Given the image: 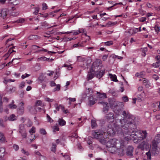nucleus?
I'll return each mask as SVG.
<instances>
[{
	"label": "nucleus",
	"mask_w": 160,
	"mask_h": 160,
	"mask_svg": "<svg viewBox=\"0 0 160 160\" xmlns=\"http://www.w3.org/2000/svg\"><path fill=\"white\" fill-rule=\"evenodd\" d=\"M106 118L108 121H113L114 119L113 115L112 113H109L106 115Z\"/></svg>",
	"instance_id": "9b49d317"
},
{
	"label": "nucleus",
	"mask_w": 160,
	"mask_h": 160,
	"mask_svg": "<svg viewBox=\"0 0 160 160\" xmlns=\"http://www.w3.org/2000/svg\"><path fill=\"white\" fill-rule=\"evenodd\" d=\"M19 130V132L21 134L22 137L23 138H26L27 134L23 124H21L20 125Z\"/></svg>",
	"instance_id": "0eeeda50"
},
{
	"label": "nucleus",
	"mask_w": 160,
	"mask_h": 160,
	"mask_svg": "<svg viewBox=\"0 0 160 160\" xmlns=\"http://www.w3.org/2000/svg\"><path fill=\"white\" fill-rule=\"evenodd\" d=\"M105 44L106 45L109 46L111 45L112 44V41L107 42H105Z\"/></svg>",
	"instance_id": "603ef678"
},
{
	"label": "nucleus",
	"mask_w": 160,
	"mask_h": 160,
	"mask_svg": "<svg viewBox=\"0 0 160 160\" xmlns=\"http://www.w3.org/2000/svg\"><path fill=\"white\" fill-rule=\"evenodd\" d=\"M118 141L115 139H110L106 143V146L107 147H119L118 145V143L117 142Z\"/></svg>",
	"instance_id": "20e7f679"
},
{
	"label": "nucleus",
	"mask_w": 160,
	"mask_h": 160,
	"mask_svg": "<svg viewBox=\"0 0 160 160\" xmlns=\"http://www.w3.org/2000/svg\"><path fill=\"white\" fill-rule=\"evenodd\" d=\"M131 131H129L128 132V133L130 136H132L135 139H137L140 138L141 139L143 140L145 139L147 136V133L146 131H142V133H141L139 132H138L136 130L134 131L131 129Z\"/></svg>",
	"instance_id": "f03ea898"
},
{
	"label": "nucleus",
	"mask_w": 160,
	"mask_h": 160,
	"mask_svg": "<svg viewBox=\"0 0 160 160\" xmlns=\"http://www.w3.org/2000/svg\"><path fill=\"white\" fill-rule=\"evenodd\" d=\"M158 142L154 139L152 142V152L154 154H158L159 153L157 147Z\"/></svg>",
	"instance_id": "39448f33"
},
{
	"label": "nucleus",
	"mask_w": 160,
	"mask_h": 160,
	"mask_svg": "<svg viewBox=\"0 0 160 160\" xmlns=\"http://www.w3.org/2000/svg\"><path fill=\"white\" fill-rule=\"evenodd\" d=\"M5 138L3 133L0 132V142H3L5 141Z\"/></svg>",
	"instance_id": "412c9836"
},
{
	"label": "nucleus",
	"mask_w": 160,
	"mask_h": 160,
	"mask_svg": "<svg viewBox=\"0 0 160 160\" xmlns=\"http://www.w3.org/2000/svg\"><path fill=\"white\" fill-rule=\"evenodd\" d=\"M55 106L56 107V109L58 111H59V109L60 108V107H59V106H58V104H55Z\"/></svg>",
	"instance_id": "69168bd1"
},
{
	"label": "nucleus",
	"mask_w": 160,
	"mask_h": 160,
	"mask_svg": "<svg viewBox=\"0 0 160 160\" xmlns=\"http://www.w3.org/2000/svg\"><path fill=\"white\" fill-rule=\"evenodd\" d=\"M19 14L18 12H12V15L13 16L16 17Z\"/></svg>",
	"instance_id": "8fccbe9b"
},
{
	"label": "nucleus",
	"mask_w": 160,
	"mask_h": 160,
	"mask_svg": "<svg viewBox=\"0 0 160 160\" xmlns=\"http://www.w3.org/2000/svg\"><path fill=\"white\" fill-rule=\"evenodd\" d=\"M58 122L60 126H64L66 124V122L62 119H59Z\"/></svg>",
	"instance_id": "5701e85b"
},
{
	"label": "nucleus",
	"mask_w": 160,
	"mask_h": 160,
	"mask_svg": "<svg viewBox=\"0 0 160 160\" xmlns=\"http://www.w3.org/2000/svg\"><path fill=\"white\" fill-rule=\"evenodd\" d=\"M118 144H120V148H123L124 146V142L122 140H121L120 142H119V141H118Z\"/></svg>",
	"instance_id": "f704fd0d"
},
{
	"label": "nucleus",
	"mask_w": 160,
	"mask_h": 160,
	"mask_svg": "<svg viewBox=\"0 0 160 160\" xmlns=\"http://www.w3.org/2000/svg\"><path fill=\"white\" fill-rule=\"evenodd\" d=\"M150 147L149 144L147 141H145L142 142L138 147V148H140L142 150L149 149Z\"/></svg>",
	"instance_id": "423d86ee"
},
{
	"label": "nucleus",
	"mask_w": 160,
	"mask_h": 160,
	"mask_svg": "<svg viewBox=\"0 0 160 160\" xmlns=\"http://www.w3.org/2000/svg\"><path fill=\"white\" fill-rule=\"evenodd\" d=\"M56 145L54 143L52 144V147L51 148V150L52 152H55L56 151Z\"/></svg>",
	"instance_id": "cd10ccee"
},
{
	"label": "nucleus",
	"mask_w": 160,
	"mask_h": 160,
	"mask_svg": "<svg viewBox=\"0 0 160 160\" xmlns=\"http://www.w3.org/2000/svg\"><path fill=\"white\" fill-rule=\"evenodd\" d=\"M35 128L34 127H33L32 128L30 129V130L29 131V132L32 134L31 133H32L33 134V133H34L35 132Z\"/></svg>",
	"instance_id": "37998d69"
},
{
	"label": "nucleus",
	"mask_w": 160,
	"mask_h": 160,
	"mask_svg": "<svg viewBox=\"0 0 160 160\" xmlns=\"http://www.w3.org/2000/svg\"><path fill=\"white\" fill-rule=\"evenodd\" d=\"M45 100L48 102H50L53 101V99H52L49 98H45Z\"/></svg>",
	"instance_id": "4d7b16f0"
},
{
	"label": "nucleus",
	"mask_w": 160,
	"mask_h": 160,
	"mask_svg": "<svg viewBox=\"0 0 160 160\" xmlns=\"http://www.w3.org/2000/svg\"><path fill=\"white\" fill-rule=\"evenodd\" d=\"M38 79L41 82L45 79V78L42 75H41L39 77Z\"/></svg>",
	"instance_id": "c9c22d12"
},
{
	"label": "nucleus",
	"mask_w": 160,
	"mask_h": 160,
	"mask_svg": "<svg viewBox=\"0 0 160 160\" xmlns=\"http://www.w3.org/2000/svg\"><path fill=\"white\" fill-rule=\"evenodd\" d=\"M92 126V127H95L96 125V121L94 120H92L91 121Z\"/></svg>",
	"instance_id": "a18cd8bd"
},
{
	"label": "nucleus",
	"mask_w": 160,
	"mask_h": 160,
	"mask_svg": "<svg viewBox=\"0 0 160 160\" xmlns=\"http://www.w3.org/2000/svg\"><path fill=\"white\" fill-rule=\"evenodd\" d=\"M92 72H93L92 71V70L91 69L90 72H89L87 76V79L88 80H89L93 78L94 74L92 73Z\"/></svg>",
	"instance_id": "dca6fc26"
},
{
	"label": "nucleus",
	"mask_w": 160,
	"mask_h": 160,
	"mask_svg": "<svg viewBox=\"0 0 160 160\" xmlns=\"http://www.w3.org/2000/svg\"><path fill=\"white\" fill-rule=\"evenodd\" d=\"M153 78L155 80H157L158 79L159 77L158 76L156 75H154L153 76Z\"/></svg>",
	"instance_id": "338daca9"
},
{
	"label": "nucleus",
	"mask_w": 160,
	"mask_h": 160,
	"mask_svg": "<svg viewBox=\"0 0 160 160\" xmlns=\"http://www.w3.org/2000/svg\"><path fill=\"white\" fill-rule=\"evenodd\" d=\"M145 74V72H141L140 73H137L136 74V76L140 78H142Z\"/></svg>",
	"instance_id": "bb28decb"
},
{
	"label": "nucleus",
	"mask_w": 160,
	"mask_h": 160,
	"mask_svg": "<svg viewBox=\"0 0 160 160\" xmlns=\"http://www.w3.org/2000/svg\"><path fill=\"white\" fill-rule=\"evenodd\" d=\"M25 21V19L23 18H20L18 20L16 21L15 22L17 23H23Z\"/></svg>",
	"instance_id": "79ce46f5"
},
{
	"label": "nucleus",
	"mask_w": 160,
	"mask_h": 160,
	"mask_svg": "<svg viewBox=\"0 0 160 160\" xmlns=\"http://www.w3.org/2000/svg\"><path fill=\"white\" fill-rule=\"evenodd\" d=\"M40 160H46V158L44 156L41 155L39 158Z\"/></svg>",
	"instance_id": "e2e57ef3"
},
{
	"label": "nucleus",
	"mask_w": 160,
	"mask_h": 160,
	"mask_svg": "<svg viewBox=\"0 0 160 160\" xmlns=\"http://www.w3.org/2000/svg\"><path fill=\"white\" fill-rule=\"evenodd\" d=\"M133 148L132 146H129L127 149L126 153L127 155L129 156H132V152Z\"/></svg>",
	"instance_id": "1a4fd4ad"
},
{
	"label": "nucleus",
	"mask_w": 160,
	"mask_h": 160,
	"mask_svg": "<svg viewBox=\"0 0 160 160\" xmlns=\"http://www.w3.org/2000/svg\"><path fill=\"white\" fill-rule=\"evenodd\" d=\"M122 99L124 102H127L128 100V97L126 96H124L122 97Z\"/></svg>",
	"instance_id": "6e6d98bb"
},
{
	"label": "nucleus",
	"mask_w": 160,
	"mask_h": 160,
	"mask_svg": "<svg viewBox=\"0 0 160 160\" xmlns=\"http://www.w3.org/2000/svg\"><path fill=\"white\" fill-rule=\"evenodd\" d=\"M149 151L148 152L146 153V155L147 156V158L148 159V160H150L151 158V155L150 152V149H148Z\"/></svg>",
	"instance_id": "c756f323"
},
{
	"label": "nucleus",
	"mask_w": 160,
	"mask_h": 160,
	"mask_svg": "<svg viewBox=\"0 0 160 160\" xmlns=\"http://www.w3.org/2000/svg\"><path fill=\"white\" fill-rule=\"evenodd\" d=\"M2 98L0 95V112H2L3 110V108L2 106Z\"/></svg>",
	"instance_id": "c85d7f7f"
},
{
	"label": "nucleus",
	"mask_w": 160,
	"mask_h": 160,
	"mask_svg": "<svg viewBox=\"0 0 160 160\" xmlns=\"http://www.w3.org/2000/svg\"><path fill=\"white\" fill-rule=\"evenodd\" d=\"M38 59H39L41 61H45V60H48L49 59V58H47L45 57H42L40 58H38Z\"/></svg>",
	"instance_id": "49530a36"
},
{
	"label": "nucleus",
	"mask_w": 160,
	"mask_h": 160,
	"mask_svg": "<svg viewBox=\"0 0 160 160\" xmlns=\"http://www.w3.org/2000/svg\"><path fill=\"white\" fill-rule=\"evenodd\" d=\"M17 119V117L14 114L10 115L8 118V120L10 121H13Z\"/></svg>",
	"instance_id": "6ab92c4d"
},
{
	"label": "nucleus",
	"mask_w": 160,
	"mask_h": 160,
	"mask_svg": "<svg viewBox=\"0 0 160 160\" xmlns=\"http://www.w3.org/2000/svg\"><path fill=\"white\" fill-rule=\"evenodd\" d=\"M92 98V97H90L89 98V104L90 105H93L95 103V102L94 100H91Z\"/></svg>",
	"instance_id": "e433bc0d"
},
{
	"label": "nucleus",
	"mask_w": 160,
	"mask_h": 160,
	"mask_svg": "<svg viewBox=\"0 0 160 160\" xmlns=\"http://www.w3.org/2000/svg\"><path fill=\"white\" fill-rule=\"evenodd\" d=\"M63 157H65L66 160H70V157L68 155H63Z\"/></svg>",
	"instance_id": "680f3d73"
},
{
	"label": "nucleus",
	"mask_w": 160,
	"mask_h": 160,
	"mask_svg": "<svg viewBox=\"0 0 160 160\" xmlns=\"http://www.w3.org/2000/svg\"><path fill=\"white\" fill-rule=\"evenodd\" d=\"M107 105L108 104H106V106H104L103 112H104L105 113L107 112L108 110L109 107L107 106Z\"/></svg>",
	"instance_id": "7c9ffc66"
},
{
	"label": "nucleus",
	"mask_w": 160,
	"mask_h": 160,
	"mask_svg": "<svg viewBox=\"0 0 160 160\" xmlns=\"http://www.w3.org/2000/svg\"><path fill=\"white\" fill-rule=\"evenodd\" d=\"M9 107L11 109H14L17 108V106L15 104H9L8 105Z\"/></svg>",
	"instance_id": "72a5a7b5"
},
{
	"label": "nucleus",
	"mask_w": 160,
	"mask_h": 160,
	"mask_svg": "<svg viewBox=\"0 0 160 160\" xmlns=\"http://www.w3.org/2000/svg\"><path fill=\"white\" fill-rule=\"evenodd\" d=\"M160 62V61L159 60V61L156 62L155 63H153L152 64V66L154 67H155V68H157V67H159V64Z\"/></svg>",
	"instance_id": "ea45409f"
},
{
	"label": "nucleus",
	"mask_w": 160,
	"mask_h": 160,
	"mask_svg": "<svg viewBox=\"0 0 160 160\" xmlns=\"http://www.w3.org/2000/svg\"><path fill=\"white\" fill-rule=\"evenodd\" d=\"M42 101L40 100H38L36 102L35 106L36 107L40 106L42 105Z\"/></svg>",
	"instance_id": "473e14b6"
},
{
	"label": "nucleus",
	"mask_w": 160,
	"mask_h": 160,
	"mask_svg": "<svg viewBox=\"0 0 160 160\" xmlns=\"http://www.w3.org/2000/svg\"><path fill=\"white\" fill-rule=\"evenodd\" d=\"M102 61L100 59H97L92 64V72H96V70H99L102 67L101 65Z\"/></svg>",
	"instance_id": "7ed1b4c3"
},
{
	"label": "nucleus",
	"mask_w": 160,
	"mask_h": 160,
	"mask_svg": "<svg viewBox=\"0 0 160 160\" xmlns=\"http://www.w3.org/2000/svg\"><path fill=\"white\" fill-rule=\"evenodd\" d=\"M97 98L100 100L103 99L107 98L106 94L105 93L101 94L98 92H97Z\"/></svg>",
	"instance_id": "9d476101"
},
{
	"label": "nucleus",
	"mask_w": 160,
	"mask_h": 160,
	"mask_svg": "<svg viewBox=\"0 0 160 160\" xmlns=\"http://www.w3.org/2000/svg\"><path fill=\"white\" fill-rule=\"evenodd\" d=\"M146 19V18H140L139 21L141 22H144L145 21Z\"/></svg>",
	"instance_id": "774afa93"
},
{
	"label": "nucleus",
	"mask_w": 160,
	"mask_h": 160,
	"mask_svg": "<svg viewBox=\"0 0 160 160\" xmlns=\"http://www.w3.org/2000/svg\"><path fill=\"white\" fill-rule=\"evenodd\" d=\"M122 115L123 116V119L120 120V122L122 125V127L123 129H125L124 128V126L128 127L129 125L134 123L133 117L129 112L123 111L122 112Z\"/></svg>",
	"instance_id": "f257e3e1"
},
{
	"label": "nucleus",
	"mask_w": 160,
	"mask_h": 160,
	"mask_svg": "<svg viewBox=\"0 0 160 160\" xmlns=\"http://www.w3.org/2000/svg\"><path fill=\"white\" fill-rule=\"evenodd\" d=\"M40 132L43 135H45L46 134V132L45 130L44 129H41L40 130Z\"/></svg>",
	"instance_id": "09e8293b"
},
{
	"label": "nucleus",
	"mask_w": 160,
	"mask_h": 160,
	"mask_svg": "<svg viewBox=\"0 0 160 160\" xmlns=\"http://www.w3.org/2000/svg\"><path fill=\"white\" fill-rule=\"evenodd\" d=\"M28 38L30 40H33L35 39H39V37L36 35H31L28 37Z\"/></svg>",
	"instance_id": "a211bd4d"
},
{
	"label": "nucleus",
	"mask_w": 160,
	"mask_h": 160,
	"mask_svg": "<svg viewBox=\"0 0 160 160\" xmlns=\"http://www.w3.org/2000/svg\"><path fill=\"white\" fill-rule=\"evenodd\" d=\"M64 67H67L68 68V70H71L72 69V67L70 65H68L66 64H64Z\"/></svg>",
	"instance_id": "3c124183"
},
{
	"label": "nucleus",
	"mask_w": 160,
	"mask_h": 160,
	"mask_svg": "<svg viewBox=\"0 0 160 160\" xmlns=\"http://www.w3.org/2000/svg\"><path fill=\"white\" fill-rule=\"evenodd\" d=\"M10 50H9L8 51V52L3 56L4 57H6V58L5 59V60H6L11 53L10 52Z\"/></svg>",
	"instance_id": "2f4dec72"
},
{
	"label": "nucleus",
	"mask_w": 160,
	"mask_h": 160,
	"mask_svg": "<svg viewBox=\"0 0 160 160\" xmlns=\"http://www.w3.org/2000/svg\"><path fill=\"white\" fill-rule=\"evenodd\" d=\"M154 29L155 30L156 32H158L159 31H160V29H159V27L157 26L156 25L154 27Z\"/></svg>",
	"instance_id": "5fc2aeb1"
},
{
	"label": "nucleus",
	"mask_w": 160,
	"mask_h": 160,
	"mask_svg": "<svg viewBox=\"0 0 160 160\" xmlns=\"http://www.w3.org/2000/svg\"><path fill=\"white\" fill-rule=\"evenodd\" d=\"M5 149L3 147L0 148V158H2L4 156Z\"/></svg>",
	"instance_id": "2eb2a0df"
},
{
	"label": "nucleus",
	"mask_w": 160,
	"mask_h": 160,
	"mask_svg": "<svg viewBox=\"0 0 160 160\" xmlns=\"http://www.w3.org/2000/svg\"><path fill=\"white\" fill-rule=\"evenodd\" d=\"M117 23V22H108L106 24V26L107 27L112 26L116 25Z\"/></svg>",
	"instance_id": "393cba45"
},
{
	"label": "nucleus",
	"mask_w": 160,
	"mask_h": 160,
	"mask_svg": "<svg viewBox=\"0 0 160 160\" xmlns=\"http://www.w3.org/2000/svg\"><path fill=\"white\" fill-rule=\"evenodd\" d=\"M99 141L102 144H104L106 143V141L104 138H99Z\"/></svg>",
	"instance_id": "a19ab883"
},
{
	"label": "nucleus",
	"mask_w": 160,
	"mask_h": 160,
	"mask_svg": "<svg viewBox=\"0 0 160 160\" xmlns=\"http://www.w3.org/2000/svg\"><path fill=\"white\" fill-rule=\"evenodd\" d=\"M14 149L16 151L18 150L19 149L18 146L16 144H14L13 146Z\"/></svg>",
	"instance_id": "13d9d810"
},
{
	"label": "nucleus",
	"mask_w": 160,
	"mask_h": 160,
	"mask_svg": "<svg viewBox=\"0 0 160 160\" xmlns=\"http://www.w3.org/2000/svg\"><path fill=\"white\" fill-rule=\"evenodd\" d=\"M154 140L159 142L160 141V134H157V135L156 136Z\"/></svg>",
	"instance_id": "4c0bfd02"
},
{
	"label": "nucleus",
	"mask_w": 160,
	"mask_h": 160,
	"mask_svg": "<svg viewBox=\"0 0 160 160\" xmlns=\"http://www.w3.org/2000/svg\"><path fill=\"white\" fill-rule=\"evenodd\" d=\"M97 132L98 133L99 136H100L101 137H102V135L105 133L103 131L100 130H98L97 131Z\"/></svg>",
	"instance_id": "58836bf2"
},
{
	"label": "nucleus",
	"mask_w": 160,
	"mask_h": 160,
	"mask_svg": "<svg viewBox=\"0 0 160 160\" xmlns=\"http://www.w3.org/2000/svg\"><path fill=\"white\" fill-rule=\"evenodd\" d=\"M42 9L43 10H46L47 8V6L46 3H43L42 4Z\"/></svg>",
	"instance_id": "c03bdc74"
},
{
	"label": "nucleus",
	"mask_w": 160,
	"mask_h": 160,
	"mask_svg": "<svg viewBox=\"0 0 160 160\" xmlns=\"http://www.w3.org/2000/svg\"><path fill=\"white\" fill-rule=\"evenodd\" d=\"M98 103L102 104L103 105V106H106V104H108V103L107 102H103V101L99 102Z\"/></svg>",
	"instance_id": "052dcab7"
},
{
	"label": "nucleus",
	"mask_w": 160,
	"mask_h": 160,
	"mask_svg": "<svg viewBox=\"0 0 160 160\" xmlns=\"http://www.w3.org/2000/svg\"><path fill=\"white\" fill-rule=\"evenodd\" d=\"M92 134L93 138L96 139H99V137H101L100 136H99V134L97 132H93Z\"/></svg>",
	"instance_id": "a878e982"
},
{
	"label": "nucleus",
	"mask_w": 160,
	"mask_h": 160,
	"mask_svg": "<svg viewBox=\"0 0 160 160\" xmlns=\"http://www.w3.org/2000/svg\"><path fill=\"white\" fill-rule=\"evenodd\" d=\"M107 133L110 135H113L115 134V131L112 128H109L107 130Z\"/></svg>",
	"instance_id": "aec40b11"
},
{
	"label": "nucleus",
	"mask_w": 160,
	"mask_h": 160,
	"mask_svg": "<svg viewBox=\"0 0 160 160\" xmlns=\"http://www.w3.org/2000/svg\"><path fill=\"white\" fill-rule=\"evenodd\" d=\"M47 118L48 120V122H51L53 121V120L51 119L50 117L48 115H47Z\"/></svg>",
	"instance_id": "0e129e2a"
},
{
	"label": "nucleus",
	"mask_w": 160,
	"mask_h": 160,
	"mask_svg": "<svg viewBox=\"0 0 160 160\" xmlns=\"http://www.w3.org/2000/svg\"><path fill=\"white\" fill-rule=\"evenodd\" d=\"M21 151L22 153H23L24 154H26L27 155H29L28 152L27 151H26L25 150H24L23 149H22V150Z\"/></svg>",
	"instance_id": "bf43d9fd"
},
{
	"label": "nucleus",
	"mask_w": 160,
	"mask_h": 160,
	"mask_svg": "<svg viewBox=\"0 0 160 160\" xmlns=\"http://www.w3.org/2000/svg\"><path fill=\"white\" fill-rule=\"evenodd\" d=\"M121 105L123 106V104L122 102H118V104L115 105L114 106V107L115 108V109L114 112L115 113L118 115L120 114V112L121 111V109H119L118 107L119 106Z\"/></svg>",
	"instance_id": "6e6552de"
},
{
	"label": "nucleus",
	"mask_w": 160,
	"mask_h": 160,
	"mask_svg": "<svg viewBox=\"0 0 160 160\" xmlns=\"http://www.w3.org/2000/svg\"><path fill=\"white\" fill-rule=\"evenodd\" d=\"M7 10L6 9H2L0 13V16L4 18L7 16Z\"/></svg>",
	"instance_id": "f8f14e48"
},
{
	"label": "nucleus",
	"mask_w": 160,
	"mask_h": 160,
	"mask_svg": "<svg viewBox=\"0 0 160 160\" xmlns=\"http://www.w3.org/2000/svg\"><path fill=\"white\" fill-rule=\"evenodd\" d=\"M98 70L96 71V74L97 78L100 79L103 76L104 73V71H101Z\"/></svg>",
	"instance_id": "ddd939ff"
},
{
	"label": "nucleus",
	"mask_w": 160,
	"mask_h": 160,
	"mask_svg": "<svg viewBox=\"0 0 160 160\" xmlns=\"http://www.w3.org/2000/svg\"><path fill=\"white\" fill-rule=\"evenodd\" d=\"M24 104L23 102H21L20 103V104L21 105V106L18 108L19 112L22 113L23 112L24 110V108L23 107Z\"/></svg>",
	"instance_id": "4468645a"
},
{
	"label": "nucleus",
	"mask_w": 160,
	"mask_h": 160,
	"mask_svg": "<svg viewBox=\"0 0 160 160\" xmlns=\"http://www.w3.org/2000/svg\"><path fill=\"white\" fill-rule=\"evenodd\" d=\"M36 11L34 12L33 13L35 15H37L39 12V8L38 7H37L35 8Z\"/></svg>",
	"instance_id": "864d4df0"
},
{
	"label": "nucleus",
	"mask_w": 160,
	"mask_h": 160,
	"mask_svg": "<svg viewBox=\"0 0 160 160\" xmlns=\"http://www.w3.org/2000/svg\"><path fill=\"white\" fill-rule=\"evenodd\" d=\"M108 151H109L111 153H113L116 150V148L117 147H108Z\"/></svg>",
	"instance_id": "4be33fe9"
},
{
	"label": "nucleus",
	"mask_w": 160,
	"mask_h": 160,
	"mask_svg": "<svg viewBox=\"0 0 160 160\" xmlns=\"http://www.w3.org/2000/svg\"><path fill=\"white\" fill-rule=\"evenodd\" d=\"M118 152L120 155L123 156L124 154V149L122 148H120L118 149Z\"/></svg>",
	"instance_id": "b1692460"
},
{
	"label": "nucleus",
	"mask_w": 160,
	"mask_h": 160,
	"mask_svg": "<svg viewBox=\"0 0 160 160\" xmlns=\"http://www.w3.org/2000/svg\"><path fill=\"white\" fill-rule=\"evenodd\" d=\"M60 85L59 84H58L57 85V87L54 89V91H59L60 90Z\"/></svg>",
	"instance_id": "de8ad7c7"
},
{
	"label": "nucleus",
	"mask_w": 160,
	"mask_h": 160,
	"mask_svg": "<svg viewBox=\"0 0 160 160\" xmlns=\"http://www.w3.org/2000/svg\"><path fill=\"white\" fill-rule=\"evenodd\" d=\"M109 75L110 76L112 80L114 82H118V80L117 79V77L115 75H112V74H109Z\"/></svg>",
	"instance_id": "f3484780"
}]
</instances>
